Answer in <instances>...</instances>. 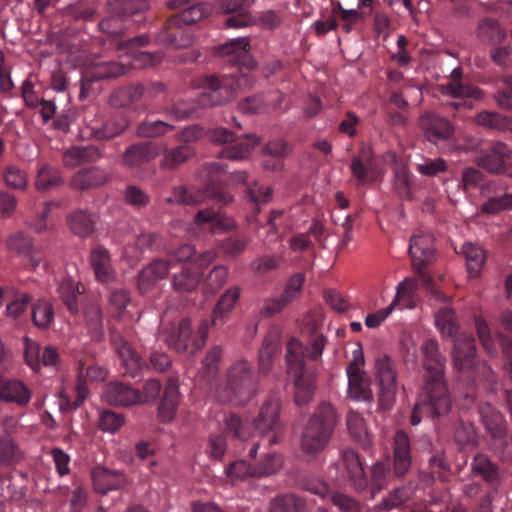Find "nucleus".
I'll use <instances>...</instances> for the list:
<instances>
[{"mask_svg": "<svg viewBox=\"0 0 512 512\" xmlns=\"http://www.w3.org/2000/svg\"><path fill=\"white\" fill-rule=\"evenodd\" d=\"M105 399L111 405L131 406L142 404L143 397L139 390L122 382H111L105 389Z\"/></svg>", "mask_w": 512, "mask_h": 512, "instance_id": "nucleus-26", "label": "nucleus"}, {"mask_svg": "<svg viewBox=\"0 0 512 512\" xmlns=\"http://www.w3.org/2000/svg\"><path fill=\"white\" fill-rule=\"evenodd\" d=\"M145 93V86L135 83L123 86L115 90L109 99V103L115 108H124L138 102Z\"/></svg>", "mask_w": 512, "mask_h": 512, "instance_id": "nucleus-42", "label": "nucleus"}, {"mask_svg": "<svg viewBox=\"0 0 512 512\" xmlns=\"http://www.w3.org/2000/svg\"><path fill=\"white\" fill-rule=\"evenodd\" d=\"M326 342L324 335L315 334L308 345L294 337L286 344V371L294 382L297 405L308 403L314 395L316 386L313 363L321 358Z\"/></svg>", "mask_w": 512, "mask_h": 512, "instance_id": "nucleus-1", "label": "nucleus"}, {"mask_svg": "<svg viewBox=\"0 0 512 512\" xmlns=\"http://www.w3.org/2000/svg\"><path fill=\"white\" fill-rule=\"evenodd\" d=\"M512 156V149L504 142L497 141L492 146L481 152L477 164L490 173H500L504 169L505 160Z\"/></svg>", "mask_w": 512, "mask_h": 512, "instance_id": "nucleus-25", "label": "nucleus"}, {"mask_svg": "<svg viewBox=\"0 0 512 512\" xmlns=\"http://www.w3.org/2000/svg\"><path fill=\"white\" fill-rule=\"evenodd\" d=\"M350 168L359 184L362 185L373 181L370 175L372 171V156L368 149H362L360 155L352 158Z\"/></svg>", "mask_w": 512, "mask_h": 512, "instance_id": "nucleus-53", "label": "nucleus"}, {"mask_svg": "<svg viewBox=\"0 0 512 512\" xmlns=\"http://www.w3.org/2000/svg\"><path fill=\"white\" fill-rule=\"evenodd\" d=\"M475 120L478 125L486 128L512 131V118L497 112L482 111L476 115Z\"/></svg>", "mask_w": 512, "mask_h": 512, "instance_id": "nucleus-56", "label": "nucleus"}, {"mask_svg": "<svg viewBox=\"0 0 512 512\" xmlns=\"http://www.w3.org/2000/svg\"><path fill=\"white\" fill-rule=\"evenodd\" d=\"M195 221L199 225H209V228L213 233H220L234 227L232 219L221 214L219 210L216 211L214 209L199 210L195 216Z\"/></svg>", "mask_w": 512, "mask_h": 512, "instance_id": "nucleus-45", "label": "nucleus"}, {"mask_svg": "<svg viewBox=\"0 0 512 512\" xmlns=\"http://www.w3.org/2000/svg\"><path fill=\"white\" fill-rule=\"evenodd\" d=\"M471 474L480 476L487 484L497 487L500 483L499 467L487 455L478 453L471 463Z\"/></svg>", "mask_w": 512, "mask_h": 512, "instance_id": "nucleus-36", "label": "nucleus"}, {"mask_svg": "<svg viewBox=\"0 0 512 512\" xmlns=\"http://www.w3.org/2000/svg\"><path fill=\"white\" fill-rule=\"evenodd\" d=\"M391 478L390 470L384 463L377 462L371 468L368 488L372 492V498L375 494L387 487Z\"/></svg>", "mask_w": 512, "mask_h": 512, "instance_id": "nucleus-63", "label": "nucleus"}, {"mask_svg": "<svg viewBox=\"0 0 512 512\" xmlns=\"http://www.w3.org/2000/svg\"><path fill=\"white\" fill-rule=\"evenodd\" d=\"M157 155V147L152 142H138L129 146L122 155L124 166L135 169L140 168L153 160Z\"/></svg>", "mask_w": 512, "mask_h": 512, "instance_id": "nucleus-29", "label": "nucleus"}, {"mask_svg": "<svg viewBox=\"0 0 512 512\" xmlns=\"http://www.w3.org/2000/svg\"><path fill=\"white\" fill-rule=\"evenodd\" d=\"M279 352V336L270 332L263 340L258 357V367L262 374H267L272 366L275 355Z\"/></svg>", "mask_w": 512, "mask_h": 512, "instance_id": "nucleus-46", "label": "nucleus"}, {"mask_svg": "<svg viewBox=\"0 0 512 512\" xmlns=\"http://www.w3.org/2000/svg\"><path fill=\"white\" fill-rule=\"evenodd\" d=\"M478 410L480 418L490 435L495 439L503 438L505 426L502 414L488 403L480 405Z\"/></svg>", "mask_w": 512, "mask_h": 512, "instance_id": "nucleus-43", "label": "nucleus"}, {"mask_svg": "<svg viewBox=\"0 0 512 512\" xmlns=\"http://www.w3.org/2000/svg\"><path fill=\"white\" fill-rule=\"evenodd\" d=\"M257 379L252 365L246 360L234 362L226 373L225 382L215 391L219 402L243 405L255 394Z\"/></svg>", "mask_w": 512, "mask_h": 512, "instance_id": "nucleus-4", "label": "nucleus"}, {"mask_svg": "<svg viewBox=\"0 0 512 512\" xmlns=\"http://www.w3.org/2000/svg\"><path fill=\"white\" fill-rule=\"evenodd\" d=\"M193 0H169L170 9H179L180 11L171 18H176L177 22L189 28V26L202 20L210 13V8L203 3L191 4Z\"/></svg>", "mask_w": 512, "mask_h": 512, "instance_id": "nucleus-24", "label": "nucleus"}, {"mask_svg": "<svg viewBox=\"0 0 512 512\" xmlns=\"http://www.w3.org/2000/svg\"><path fill=\"white\" fill-rule=\"evenodd\" d=\"M463 254L466 258L467 271L470 277H477L485 262L484 251L472 243L463 246Z\"/></svg>", "mask_w": 512, "mask_h": 512, "instance_id": "nucleus-59", "label": "nucleus"}, {"mask_svg": "<svg viewBox=\"0 0 512 512\" xmlns=\"http://www.w3.org/2000/svg\"><path fill=\"white\" fill-rule=\"evenodd\" d=\"M452 409V399L445 377L424 376L410 416V423L418 425L422 416L433 420L446 417Z\"/></svg>", "mask_w": 512, "mask_h": 512, "instance_id": "nucleus-3", "label": "nucleus"}, {"mask_svg": "<svg viewBox=\"0 0 512 512\" xmlns=\"http://www.w3.org/2000/svg\"><path fill=\"white\" fill-rule=\"evenodd\" d=\"M421 351L424 355V376L444 377L446 359L439 350L438 342L434 339L426 340L421 347Z\"/></svg>", "mask_w": 512, "mask_h": 512, "instance_id": "nucleus-28", "label": "nucleus"}, {"mask_svg": "<svg viewBox=\"0 0 512 512\" xmlns=\"http://www.w3.org/2000/svg\"><path fill=\"white\" fill-rule=\"evenodd\" d=\"M223 421L222 432L211 434L208 438L206 452L215 459H220L224 456L228 437L245 441L250 436V432L236 414L225 415Z\"/></svg>", "mask_w": 512, "mask_h": 512, "instance_id": "nucleus-12", "label": "nucleus"}, {"mask_svg": "<svg viewBox=\"0 0 512 512\" xmlns=\"http://www.w3.org/2000/svg\"><path fill=\"white\" fill-rule=\"evenodd\" d=\"M195 155V149L191 145H179L166 149L163 152L160 165L163 169L174 170L184 164Z\"/></svg>", "mask_w": 512, "mask_h": 512, "instance_id": "nucleus-47", "label": "nucleus"}, {"mask_svg": "<svg viewBox=\"0 0 512 512\" xmlns=\"http://www.w3.org/2000/svg\"><path fill=\"white\" fill-rule=\"evenodd\" d=\"M461 379L468 380L472 378L473 382L483 381L490 387L495 383V373L486 362L476 361V347L474 346L473 364L470 367L456 369Z\"/></svg>", "mask_w": 512, "mask_h": 512, "instance_id": "nucleus-44", "label": "nucleus"}, {"mask_svg": "<svg viewBox=\"0 0 512 512\" xmlns=\"http://www.w3.org/2000/svg\"><path fill=\"white\" fill-rule=\"evenodd\" d=\"M116 352L119 356L124 373L136 377L143 371L165 372L171 366V358L164 352L153 351L148 362L143 361L134 348L124 339L116 343Z\"/></svg>", "mask_w": 512, "mask_h": 512, "instance_id": "nucleus-7", "label": "nucleus"}, {"mask_svg": "<svg viewBox=\"0 0 512 512\" xmlns=\"http://www.w3.org/2000/svg\"><path fill=\"white\" fill-rule=\"evenodd\" d=\"M347 427L350 435L363 448L371 445V438L366 429L364 418L357 412H350L347 416Z\"/></svg>", "mask_w": 512, "mask_h": 512, "instance_id": "nucleus-55", "label": "nucleus"}, {"mask_svg": "<svg viewBox=\"0 0 512 512\" xmlns=\"http://www.w3.org/2000/svg\"><path fill=\"white\" fill-rule=\"evenodd\" d=\"M412 462L410 440L404 431H398L394 437V473L398 477L404 476L410 469Z\"/></svg>", "mask_w": 512, "mask_h": 512, "instance_id": "nucleus-32", "label": "nucleus"}, {"mask_svg": "<svg viewBox=\"0 0 512 512\" xmlns=\"http://www.w3.org/2000/svg\"><path fill=\"white\" fill-rule=\"evenodd\" d=\"M68 225L70 230L80 236L87 237L94 232L96 216L86 211H75L68 219Z\"/></svg>", "mask_w": 512, "mask_h": 512, "instance_id": "nucleus-51", "label": "nucleus"}, {"mask_svg": "<svg viewBox=\"0 0 512 512\" xmlns=\"http://www.w3.org/2000/svg\"><path fill=\"white\" fill-rule=\"evenodd\" d=\"M195 248L190 244H182L174 249L170 254V260L155 259L147 267L143 268L138 275V289L140 293L145 294L160 279L167 276L171 261L189 262L195 261Z\"/></svg>", "mask_w": 512, "mask_h": 512, "instance_id": "nucleus-8", "label": "nucleus"}, {"mask_svg": "<svg viewBox=\"0 0 512 512\" xmlns=\"http://www.w3.org/2000/svg\"><path fill=\"white\" fill-rule=\"evenodd\" d=\"M305 507V501L294 494L279 495L270 503L271 512H303Z\"/></svg>", "mask_w": 512, "mask_h": 512, "instance_id": "nucleus-58", "label": "nucleus"}, {"mask_svg": "<svg viewBox=\"0 0 512 512\" xmlns=\"http://www.w3.org/2000/svg\"><path fill=\"white\" fill-rule=\"evenodd\" d=\"M461 75L462 70L455 68L451 73L453 80L441 86L442 93L453 98L469 97L475 98V100L481 99L483 97L482 91L474 85L461 82Z\"/></svg>", "mask_w": 512, "mask_h": 512, "instance_id": "nucleus-33", "label": "nucleus"}, {"mask_svg": "<svg viewBox=\"0 0 512 512\" xmlns=\"http://www.w3.org/2000/svg\"><path fill=\"white\" fill-rule=\"evenodd\" d=\"M257 0H222L220 10L227 15L224 26L227 28H243L254 24L250 11Z\"/></svg>", "mask_w": 512, "mask_h": 512, "instance_id": "nucleus-18", "label": "nucleus"}, {"mask_svg": "<svg viewBox=\"0 0 512 512\" xmlns=\"http://www.w3.org/2000/svg\"><path fill=\"white\" fill-rule=\"evenodd\" d=\"M24 357L27 365L35 372H38L42 366L56 367L59 363V353L55 346L47 345L44 348L40 344L29 338L24 337Z\"/></svg>", "mask_w": 512, "mask_h": 512, "instance_id": "nucleus-17", "label": "nucleus"}, {"mask_svg": "<svg viewBox=\"0 0 512 512\" xmlns=\"http://www.w3.org/2000/svg\"><path fill=\"white\" fill-rule=\"evenodd\" d=\"M101 157L96 146H74L63 153L62 161L65 167L75 168L85 163H92Z\"/></svg>", "mask_w": 512, "mask_h": 512, "instance_id": "nucleus-38", "label": "nucleus"}, {"mask_svg": "<svg viewBox=\"0 0 512 512\" xmlns=\"http://www.w3.org/2000/svg\"><path fill=\"white\" fill-rule=\"evenodd\" d=\"M128 67L116 61H98L90 65L84 74L88 81H99L124 75Z\"/></svg>", "mask_w": 512, "mask_h": 512, "instance_id": "nucleus-35", "label": "nucleus"}, {"mask_svg": "<svg viewBox=\"0 0 512 512\" xmlns=\"http://www.w3.org/2000/svg\"><path fill=\"white\" fill-rule=\"evenodd\" d=\"M107 377V370L94 360V353L85 348L78 358V380L80 382H99Z\"/></svg>", "mask_w": 512, "mask_h": 512, "instance_id": "nucleus-31", "label": "nucleus"}, {"mask_svg": "<svg viewBox=\"0 0 512 512\" xmlns=\"http://www.w3.org/2000/svg\"><path fill=\"white\" fill-rule=\"evenodd\" d=\"M250 40L246 37L235 38L227 41L217 48V54L227 59L233 66H239L251 70L255 66L250 53Z\"/></svg>", "mask_w": 512, "mask_h": 512, "instance_id": "nucleus-21", "label": "nucleus"}, {"mask_svg": "<svg viewBox=\"0 0 512 512\" xmlns=\"http://www.w3.org/2000/svg\"><path fill=\"white\" fill-rule=\"evenodd\" d=\"M289 153V147L284 140L269 141L263 148L264 157L273 158V164H265V170L278 171L283 168V160Z\"/></svg>", "mask_w": 512, "mask_h": 512, "instance_id": "nucleus-54", "label": "nucleus"}, {"mask_svg": "<svg viewBox=\"0 0 512 512\" xmlns=\"http://www.w3.org/2000/svg\"><path fill=\"white\" fill-rule=\"evenodd\" d=\"M258 144V138L255 135L247 134L243 139H240L236 144L225 147L219 152L222 158L230 160H243L246 159L252 149Z\"/></svg>", "mask_w": 512, "mask_h": 512, "instance_id": "nucleus-52", "label": "nucleus"}, {"mask_svg": "<svg viewBox=\"0 0 512 512\" xmlns=\"http://www.w3.org/2000/svg\"><path fill=\"white\" fill-rule=\"evenodd\" d=\"M435 323L441 335L453 341V364L455 369L470 367L473 364L474 342L472 335L458 333L455 313L450 308H441L435 314Z\"/></svg>", "mask_w": 512, "mask_h": 512, "instance_id": "nucleus-5", "label": "nucleus"}, {"mask_svg": "<svg viewBox=\"0 0 512 512\" xmlns=\"http://www.w3.org/2000/svg\"><path fill=\"white\" fill-rule=\"evenodd\" d=\"M280 401L276 395H270L260 408L259 415L254 420V427L262 435L271 436L269 444H276L283 434V427L279 419Z\"/></svg>", "mask_w": 512, "mask_h": 512, "instance_id": "nucleus-15", "label": "nucleus"}, {"mask_svg": "<svg viewBox=\"0 0 512 512\" xmlns=\"http://www.w3.org/2000/svg\"><path fill=\"white\" fill-rule=\"evenodd\" d=\"M174 129L172 124L168 122L156 121H142L137 125L136 134L141 138H157L166 135Z\"/></svg>", "mask_w": 512, "mask_h": 512, "instance_id": "nucleus-60", "label": "nucleus"}, {"mask_svg": "<svg viewBox=\"0 0 512 512\" xmlns=\"http://www.w3.org/2000/svg\"><path fill=\"white\" fill-rule=\"evenodd\" d=\"M238 86V80L231 75L205 76L201 82L203 91L198 96V103L201 108L226 104L234 99Z\"/></svg>", "mask_w": 512, "mask_h": 512, "instance_id": "nucleus-9", "label": "nucleus"}, {"mask_svg": "<svg viewBox=\"0 0 512 512\" xmlns=\"http://www.w3.org/2000/svg\"><path fill=\"white\" fill-rule=\"evenodd\" d=\"M419 126L426 140L434 144L450 139L455 130L447 118L431 111L420 116Z\"/></svg>", "mask_w": 512, "mask_h": 512, "instance_id": "nucleus-19", "label": "nucleus"}, {"mask_svg": "<svg viewBox=\"0 0 512 512\" xmlns=\"http://www.w3.org/2000/svg\"><path fill=\"white\" fill-rule=\"evenodd\" d=\"M129 126L128 119L123 115H111L101 125L91 126V135L97 140H111L121 135Z\"/></svg>", "mask_w": 512, "mask_h": 512, "instance_id": "nucleus-34", "label": "nucleus"}, {"mask_svg": "<svg viewBox=\"0 0 512 512\" xmlns=\"http://www.w3.org/2000/svg\"><path fill=\"white\" fill-rule=\"evenodd\" d=\"M336 423V413L329 403H321L305 426L301 448L306 454H317L327 445Z\"/></svg>", "mask_w": 512, "mask_h": 512, "instance_id": "nucleus-6", "label": "nucleus"}, {"mask_svg": "<svg viewBox=\"0 0 512 512\" xmlns=\"http://www.w3.org/2000/svg\"><path fill=\"white\" fill-rule=\"evenodd\" d=\"M342 460L354 490L357 492L367 490L368 478L366 477L363 462L359 455L352 449H346L342 453Z\"/></svg>", "mask_w": 512, "mask_h": 512, "instance_id": "nucleus-27", "label": "nucleus"}, {"mask_svg": "<svg viewBox=\"0 0 512 512\" xmlns=\"http://www.w3.org/2000/svg\"><path fill=\"white\" fill-rule=\"evenodd\" d=\"M83 314L91 339L95 342L100 341L104 336L100 306L95 302L88 303L84 308Z\"/></svg>", "mask_w": 512, "mask_h": 512, "instance_id": "nucleus-49", "label": "nucleus"}, {"mask_svg": "<svg viewBox=\"0 0 512 512\" xmlns=\"http://www.w3.org/2000/svg\"><path fill=\"white\" fill-rule=\"evenodd\" d=\"M0 399L23 407L30 402L31 392L23 382L11 379L1 384Z\"/></svg>", "mask_w": 512, "mask_h": 512, "instance_id": "nucleus-39", "label": "nucleus"}, {"mask_svg": "<svg viewBox=\"0 0 512 512\" xmlns=\"http://www.w3.org/2000/svg\"><path fill=\"white\" fill-rule=\"evenodd\" d=\"M94 490L100 494H107L112 490H121L127 485V478L121 471L111 470L103 466H96L91 471Z\"/></svg>", "mask_w": 512, "mask_h": 512, "instance_id": "nucleus-23", "label": "nucleus"}, {"mask_svg": "<svg viewBox=\"0 0 512 512\" xmlns=\"http://www.w3.org/2000/svg\"><path fill=\"white\" fill-rule=\"evenodd\" d=\"M9 251L27 258L30 266L36 269L43 261V251L33 245L32 238L24 232H15L6 239Z\"/></svg>", "mask_w": 512, "mask_h": 512, "instance_id": "nucleus-22", "label": "nucleus"}, {"mask_svg": "<svg viewBox=\"0 0 512 512\" xmlns=\"http://www.w3.org/2000/svg\"><path fill=\"white\" fill-rule=\"evenodd\" d=\"M209 325L208 320H202L198 326L197 333L194 334L190 319H182L179 322L177 331L169 335L166 342L178 353L193 355L204 346Z\"/></svg>", "mask_w": 512, "mask_h": 512, "instance_id": "nucleus-11", "label": "nucleus"}, {"mask_svg": "<svg viewBox=\"0 0 512 512\" xmlns=\"http://www.w3.org/2000/svg\"><path fill=\"white\" fill-rule=\"evenodd\" d=\"M417 287L418 284L416 280L412 278H405L398 284L396 295L391 304L386 308L376 311L375 313L368 314L365 318V325L368 328L379 327L396 307L400 309L413 308L414 295Z\"/></svg>", "mask_w": 512, "mask_h": 512, "instance_id": "nucleus-13", "label": "nucleus"}, {"mask_svg": "<svg viewBox=\"0 0 512 512\" xmlns=\"http://www.w3.org/2000/svg\"><path fill=\"white\" fill-rule=\"evenodd\" d=\"M178 401L179 391L177 381L169 379L158 409V416L161 421L170 422L173 420L178 407Z\"/></svg>", "mask_w": 512, "mask_h": 512, "instance_id": "nucleus-41", "label": "nucleus"}, {"mask_svg": "<svg viewBox=\"0 0 512 512\" xmlns=\"http://www.w3.org/2000/svg\"><path fill=\"white\" fill-rule=\"evenodd\" d=\"M90 263L98 282L110 283L115 280L116 273L107 249L102 246L93 248L90 252Z\"/></svg>", "mask_w": 512, "mask_h": 512, "instance_id": "nucleus-30", "label": "nucleus"}, {"mask_svg": "<svg viewBox=\"0 0 512 512\" xmlns=\"http://www.w3.org/2000/svg\"><path fill=\"white\" fill-rule=\"evenodd\" d=\"M375 379L379 387V406L383 410H389L395 402L398 390V371L396 362L388 355L376 359Z\"/></svg>", "mask_w": 512, "mask_h": 512, "instance_id": "nucleus-10", "label": "nucleus"}, {"mask_svg": "<svg viewBox=\"0 0 512 512\" xmlns=\"http://www.w3.org/2000/svg\"><path fill=\"white\" fill-rule=\"evenodd\" d=\"M62 184L63 178L59 169L47 163L39 166L35 181L38 191H48Z\"/></svg>", "mask_w": 512, "mask_h": 512, "instance_id": "nucleus-50", "label": "nucleus"}, {"mask_svg": "<svg viewBox=\"0 0 512 512\" xmlns=\"http://www.w3.org/2000/svg\"><path fill=\"white\" fill-rule=\"evenodd\" d=\"M393 188L397 195L406 200L412 198L411 175L404 165H396L394 168Z\"/></svg>", "mask_w": 512, "mask_h": 512, "instance_id": "nucleus-61", "label": "nucleus"}, {"mask_svg": "<svg viewBox=\"0 0 512 512\" xmlns=\"http://www.w3.org/2000/svg\"><path fill=\"white\" fill-rule=\"evenodd\" d=\"M239 296L240 289L238 287L229 288L221 295L212 314L211 322L214 326L223 325L226 322Z\"/></svg>", "mask_w": 512, "mask_h": 512, "instance_id": "nucleus-40", "label": "nucleus"}, {"mask_svg": "<svg viewBox=\"0 0 512 512\" xmlns=\"http://www.w3.org/2000/svg\"><path fill=\"white\" fill-rule=\"evenodd\" d=\"M428 463L431 477L434 480H439L442 483L449 480L451 466L443 450L435 451L430 456Z\"/></svg>", "mask_w": 512, "mask_h": 512, "instance_id": "nucleus-57", "label": "nucleus"}, {"mask_svg": "<svg viewBox=\"0 0 512 512\" xmlns=\"http://www.w3.org/2000/svg\"><path fill=\"white\" fill-rule=\"evenodd\" d=\"M83 291V285L70 277L63 279L58 286L60 298L73 314L78 312V296L82 294Z\"/></svg>", "mask_w": 512, "mask_h": 512, "instance_id": "nucleus-48", "label": "nucleus"}, {"mask_svg": "<svg viewBox=\"0 0 512 512\" xmlns=\"http://www.w3.org/2000/svg\"><path fill=\"white\" fill-rule=\"evenodd\" d=\"M32 320L39 329H47L54 320V309L46 300H38L32 305Z\"/></svg>", "mask_w": 512, "mask_h": 512, "instance_id": "nucleus-62", "label": "nucleus"}, {"mask_svg": "<svg viewBox=\"0 0 512 512\" xmlns=\"http://www.w3.org/2000/svg\"><path fill=\"white\" fill-rule=\"evenodd\" d=\"M330 501L338 509L339 512L365 511V506L361 501L343 492H332Z\"/></svg>", "mask_w": 512, "mask_h": 512, "instance_id": "nucleus-64", "label": "nucleus"}, {"mask_svg": "<svg viewBox=\"0 0 512 512\" xmlns=\"http://www.w3.org/2000/svg\"><path fill=\"white\" fill-rule=\"evenodd\" d=\"M193 33L177 22L176 18H169L163 28L156 34L155 42L169 48H186L193 43Z\"/></svg>", "mask_w": 512, "mask_h": 512, "instance_id": "nucleus-20", "label": "nucleus"}, {"mask_svg": "<svg viewBox=\"0 0 512 512\" xmlns=\"http://www.w3.org/2000/svg\"><path fill=\"white\" fill-rule=\"evenodd\" d=\"M109 180L108 173L99 167L81 169L71 179V186L77 190H88L104 185Z\"/></svg>", "mask_w": 512, "mask_h": 512, "instance_id": "nucleus-37", "label": "nucleus"}, {"mask_svg": "<svg viewBox=\"0 0 512 512\" xmlns=\"http://www.w3.org/2000/svg\"><path fill=\"white\" fill-rule=\"evenodd\" d=\"M215 254L204 252L196 257L194 264H185L180 272L174 274L172 285L177 292L194 291L203 279V268L214 260Z\"/></svg>", "mask_w": 512, "mask_h": 512, "instance_id": "nucleus-16", "label": "nucleus"}, {"mask_svg": "<svg viewBox=\"0 0 512 512\" xmlns=\"http://www.w3.org/2000/svg\"><path fill=\"white\" fill-rule=\"evenodd\" d=\"M408 251L419 280L424 286L431 287L432 278L424 271V266L434 258L435 249L432 236L429 234L413 235Z\"/></svg>", "mask_w": 512, "mask_h": 512, "instance_id": "nucleus-14", "label": "nucleus"}, {"mask_svg": "<svg viewBox=\"0 0 512 512\" xmlns=\"http://www.w3.org/2000/svg\"><path fill=\"white\" fill-rule=\"evenodd\" d=\"M226 169L227 166L219 162L207 163L202 171V176L206 180L205 191L194 193L184 187H177L173 191V196L167 197L165 201L169 204L196 205L210 197L223 205L231 203L233 196L224 182L245 183L248 179V173L246 171H236L228 174Z\"/></svg>", "mask_w": 512, "mask_h": 512, "instance_id": "nucleus-2", "label": "nucleus"}]
</instances>
